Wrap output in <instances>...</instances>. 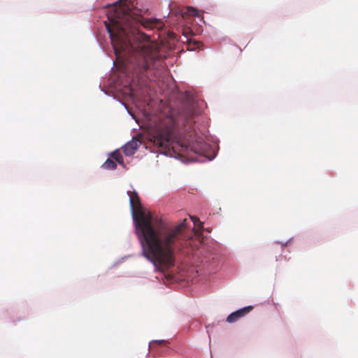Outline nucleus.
Listing matches in <instances>:
<instances>
[{
  "instance_id": "nucleus-1",
  "label": "nucleus",
  "mask_w": 358,
  "mask_h": 358,
  "mask_svg": "<svg viewBox=\"0 0 358 358\" xmlns=\"http://www.w3.org/2000/svg\"><path fill=\"white\" fill-rule=\"evenodd\" d=\"M132 0H119L108 13V22H104L109 34L121 71L132 80L143 76L149 69H158L164 62L158 44L139 30L162 29L163 22L156 18H144L136 15Z\"/></svg>"
},
{
  "instance_id": "nucleus-2",
  "label": "nucleus",
  "mask_w": 358,
  "mask_h": 358,
  "mask_svg": "<svg viewBox=\"0 0 358 358\" xmlns=\"http://www.w3.org/2000/svg\"><path fill=\"white\" fill-rule=\"evenodd\" d=\"M132 217L143 254L155 269L165 273L174 266L176 252L182 251L187 243V219L170 225L161 218H152L142 206L136 192L128 191Z\"/></svg>"
},
{
  "instance_id": "nucleus-3",
  "label": "nucleus",
  "mask_w": 358,
  "mask_h": 358,
  "mask_svg": "<svg viewBox=\"0 0 358 358\" xmlns=\"http://www.w3.org/2000/svg\"><path fill=\"white\" fill-rule=\"evenodd\" d=\"M175 124L171 117H164L157 122L151 131V141L159 152L164 155L170 150V143L173 138Z\"/></svg>"
},
{
  "instance_id": "nucleus-4",
  "label": "nucleus",
  "mask_w": 358,
  "mask_h": 358,
  "mask_svg": "<svg viewBox=\"0 0 358 358\" xmlns=\"http://www.w3.org/2000/svg\"><path fill=\"white\" fill-rule=\"evenodd\" d=\"M209 145L205 143L203 139L199 138L196 141L186 146V150H189L199 155L207 157V153L209 150Z\"/></svg>"
},
{
  "instance_id": "nucleus-5",
  "label": "nucleus",
  "mask_w": 358,
  "mask_h": 358,
  "mask_svg": "<svg viewBox=\"0 0 358 358\" xmlns=\"http://www.w3.org/2000/svg\"><path fill=\"white\" fill-rule=\"evenodd\" d=\"M141 141L138 138H133L122 147L123 152L127 156L133 155L138 148L141 145Z\"/></svg>"
},
{
  "instance_id": "nucleus-6",
  "label": "nucleus",
  "mask_w": 358,
  "mask_h": 358,
  "mask_svg": "<svg viewBox=\"0 0 358 358\" xmlns=\"http://www.w3.org/2000/svg\"><path fill=\"white\" fill-rule=\"evenodd\" d=\"M253 309V306H249L241 309H239L232 313H231L227 317V322L229 323H233L238 320L240 318L244 317L249 313Z\"/></svg>"
},
{
  "instance_id": "nucleus-7",
  "label": "nucleus",
  "mask_w": 358,
  "mask_h": 358,
  "mask_svg": "<svg viewBox=\"0 0 358 358\" xmlns=\"http://www.w3.org/2000/svg\"><path fill=\"white\" fill-rule=\"evenodd\" d=\"M110 155L119 164L124 165L123 157L119 150L113 152Z\"/></svg>"
},
{
  "instance_id": "nucleus-8",
  "label": "nucleus",
  "mask_w": 358,
  "mask_h": 358,
  "mask_svg": "<svg viewBox=\"0 0 358 358\" xmlns=\"http://www.w3.org/2000/svg\"><path fill=\"white\" fill-rule=\"evenodd\" d=\"M102 166L106 169L113 170V169H116L117 165H116V163L113 160H112L110 159H107L106 160V162L103 163V164L102 165Z\"/></svg>"
},
{
  "instance_id": "nucleus-9",
  "label": "nucleus",
  "mask_w": 358,
  "mask_h": 358,
  "mask_svg": "<svg viewBox=\"0 0 358 358\" xmlns=\"http://www.w3.org/2000/svg\"><path fill=\"white\" fill-rule=\"evenodd\" d=\"M187 12L180 11V13H179L180 16L183 17V15L185 13H188L189 15H192V16H197L198 15V10H196V9H194L193 8H187Z\"/></svg>"
},
{
  "instance_id": "nucleus-10",
  "label": "nucleus",
  "mask_w": 358,
  "mask_h": 358,
  "mask_svg": "<svg viewBox=\"0 0 358 358\" xmlns=\"http://www.w3.org/2000/svg\"><path fill=\"white\" fill-rule=\"evenodd\" d=\"M167 343V341L165 340H155L152 341L150 343V347L153 349L155 345H162Z\"/></svg>"
},
{
  "instance_id": "nucleus-11",
  "label": "nucleus",
  "mask_w": 358,
  "mask_h": 358,
  "mask_svg": "<svg viewBox=\"0 0 358 358\" xmlns=\"http://www.w3.org/2000/svg\"><path fill=\"white\" fill-rule=\"evenodd\" d=\"M190 218H191V220H192V222H194V224L195 225H196V224H197V223H199V227H200V228H202V227H203V222H200V220H199V219L198 217H194V216H191V217H190Z\"/></svg>"
}]
</instances>
